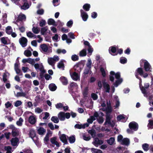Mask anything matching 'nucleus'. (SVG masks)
<instances>
[{"label":"nucleus","mask_w":153,"mask_h":153,"mask_svg":"<svg viewBox=\"0 0 153 153\" xmlns=\"http://www.w3.org/2000/svg\"><path fill=\"white\" fill-rule=\"evenodd\" d=\"M29 137L33 140L36 145L39 143L38 138L36 136V133L35 130L31 129L30 130L29 134Z\"/></svg>","instance_id":"nucleus-1"},{"label":"nucleus","mask_w":153,"mask_h":153,"mask_svg":"<svg viewBox=\"0 0 153 153\" xmlns=\"http://www.w3.org/2000/svg\"><path fill=\"white\" fill-rule=\"evenodd\" d=\"M106 119L104 123V125L108 124L109 126H110L111 127H114V123H113L112 124L111 123V120L112 118V116H111L110 114H107L106 115Z\"/></svg>","instance_id":"nucleus-2"},{"label":"nucleus","mask_w":153,"mask_h":153,"mask_svg":"<svg viewBox=\"0 0 153 153\" xmlns=\"http://www.w3.org/2000/svg\"><path fill=\"white\" fill-rule=\"evenodd\" d=\"M144 64V68L146 71L151 72L152 68L150 64L147 61H145Z\"/></svg>","instance_id":"nucleus-3"},{"label":"nucleus","mask_w":153,"mask_h":153,"mask_svg":"<svg viewBox=\"0 0 153 153\" xmlns=\"http://www.w3.org/2000/svg\"><path fill=\"white\" fill-rule=\"evenodd\" d=\"M19 42L22 47H25L27 45V40L26 38L22 37L19 39Z\"/></svg>","instance_id":"nucleus-4"},{"label":"nucleus","mask_w":153,"mask_h":153,"mask_svg":"<svg viewBox=\"0 0 153 153\" xmlns=\"http://www.w3.org/2000/svg\"><path fill=\"white\" fill-rule=\"evenodd\" d=\"M137 71L138 74L144 78H147L148 76V74L147 73H145L142 68H138L137 69Z\"/></svg>","instance_id":"nucleus-5"},{"label":"nucleus","mask_w":153,"mask_h":153,"mask_svg":"<svg viewBox=\"0 0 153 153\" xmlns=\"http://www.w3.org/2000/svg\"><path fill=\"white\" fill-rule=\"evenodd\" d=\"M138 125L137 123L135 122H132L130 123L129 124V127L131 129L136 131L138 129Z\"/></svg>","instance_id":"nucleus-6"},{"label":"nucleus","mask_w":153,"mask_h":153,"mask_svg":"<svg viewBox=\"0 0 153 153\" xmlns=\"http://www.w3.org/2000/svg\"><path fill=\"white\" fill-rule=\"evenodd\" d=\"M60 140L64 144H68V143L66 137V136L64 134H62L59 137Z\"/></svg>","instance_id":"nucleus-7"},{"label":"nucleus","mask_w":153,"mask_h":153,"mask_svg":"<svg viewBox=\"0 0 153 153\" xmlns=\"http://www.w3.org/2000/svg\"><path fill=\"white\" fill-rule=\"evenodd\" d=\"M81 13V16L82 17V20L84 21H86L88 18V15L87 13L84 12L81 9L80 10Z\"/></svg>","instance_id":"nucleus-8"},{"label":"nucleus","mask_w":153,"mask_h":153,"mask_svg":"<svg viewBox=\"0 0 153 153\" xmlns=\"http://www.w3.org/2000/svg\"><path fill=\"white\" fill-rule=\"evenodd\" d=\"M102 84L103 87L105 92L107 93H109L110 90V86L109 84H108L107 82H105V81L102 82Z\"/></svg>","instance_id":"nucleus-9"},{"label":"nucleus","mask_w":153,"mask_h":153,"mask_svg":"<svg viewBox=\"0 0 153 153\" xmlns=\"http://www.w3.org/2000/svg\"><path fill=\"white\" fill-rule=\"evenodd\" d=\"M23 1L24 3L23 5L21 6V8L22 9L25 10L29 8V6L27 0H23Z\"/></svg>","instance_id":"nucleus-10"},{"label":"nucleus","mask_w":153,"mask_h":153,"mask_svg":"<svg viewBox=\"0 0 153 153\" xmlns=\"http://www.w3.org/2000/svg\"><path fill=\"white\" fill-rule=\"evenodd\" d=\"M103 143V142L102 140H100L99 139L97 138H95L94 139V141L93 142L94 145L95 146H97V145H100L102 144Z\"/></svg>","instance_id":"nucleus-11"},{"label":"nucleus","mask_w":153,"mask_h":153,"mask_svg":"<svg viewBox=\"0 0 153 153\" xmlns=\"http://www.w3.org/2000/svg\"><path fill=\"white\" fill-rule=\"evenodd\" d=\"M19 141V139L17 137L15 138H13L11 140V142L13 146H16L17 145Z\"/></svg>","instance_id":"nucleus-12"},{"label":"nucleus","mask_w":153,"mask_h":153,"mask_svg":"<svg viewBox=\"0 0 153 153\" xmlns=\"http://www.w3.org/2000/svg\"><path fill=\"white\" fill-rule=\"evenodd\" d=\"M36 121V119L33 116H30L28 118V122L31 124H34Z\"/></svg>","instance_id":"nucleus-13"},{"label":"nucleus","mask_w":153,"mask_h":153,"mask_svg":"<svg viewBox=\"0 0 153 153\" xmlns=\"http://www.w3.org/2000/svg\"><path fill=\"white\" fill-rule=\"evenodd\" d=\"M58 117L61 121H64L65 120V113L63 112H60L58 115Z\"/></svg>","instance_id":"nucleus-14"},{"label":"nucleus","mask_w":153,"mask_h":153,"mask_svg":"<svg viewBox=\"0 0 153 153\" xmlns=\"http://www.w3.org/2000/svg\"><path fill=\"white\" fill-rule=\"evenodd\" d=\"M60 80L64 85H66L68 83L67 79L65 76H61L60 78Z\"/></svg>","instance_id":"nucleus-15"},{"label":"nucleus","mask_w":153,"mask_h":153,"mask_svg":"<svg viewBox=\"0 0 153 153\" xmlns=\"http://www.w3.org/2000/svg\"><path fill=\"white\" fill-rule=\"evenodd\" d=\"M107 106H108V108L106 109V114H107V113L108 114H110V113L111 112L112 110L111 107V106L110 101H109V103H108V102H107Z\"/></svg>","instance_id":"nucleus-16"},{"label":"nucleus","mask_w":153,"mask_h":153,"mask_svg":"<svg viewBox=\"0 0 153 153\" xmlns=\"http://www.w3.org/2000/svg\"><path fill=\"white\" fill-rule=\"evenodd\" d=\"M110 74L112 75H115V77L118 79H120V75L119 72H117L116 74L114 71H111L110 72Z\"/></svg>","instance_id":"nucleus-17"},{"label":"nucleus","mask_w":153,"mask_h":153,"mask_svg":"<svg viewBox=\"0 0 153 153\" xmlns=\"http://www.w3.org/2000/svg\"><path fill=\"white\" fill-rule=\"evenodd\" d=\"M48 27L47 26L42 27L41 29V33L42 35L46 34V32L48 31Z\"/></svg>","instance_id":"nucleus-18"},{"label":"nucleus","mask_w":153,"mask_h":153,"mask_svg":"<svg viewBox=\"0 0 153 153\" xmlns=\"http://www.w3.org/2000/svg\"><path fill=\"white\" fill-rule=\"evenodd\" d=\"M49 88L50 90L51 91H55L57 88V87L54 83H51L49 85Z\"/></svg>","instance_id":"nucleus-19"},{"label":"nucleus","mask_w":153,"mask_h":153,"mask_svg":"<svg viewBox=\"0 0 153 153\" xmlns=\"http://www.w3.org/2000/svg\"><path fill=\"white\" fill-rule=\"evenodd\" d=\"M40 48L44 52H46L48 51V48L47 45L45 44H41L40 45Z\"/></svg>","instance_id":"nucleus-20"},{"label":"nucleus","mask_w":153,"mask_h":153,"mask_svg":"<svg viewBox=\"0 0 153 153\" xmlns=\"http://www.w3.org/2000/svg\"><path fill=\"white\" fill-rule=\"evenodd\" d=\"M67 137L70 143H73L75 142L76 139L74 135H72L69 137H68V136Z\"/></svg>","instance_id":"nucleus-21"},{"label":"nucleus","mask_w":153,"mask_h":153,"mask_svg":"<svg viewBox=\"0 0 153 153\" xmlns=\"http://www.w3.org/2000/svg\"><path fill=\"white\" fill-rule=\"evenodd\" d=\"M38 133L39 135H43L46 132V130L43 128L40 127L38 129Z\"/></svg>","instance_id":"nucleus-22"},{"label":"nucleus","mask_w":153,"mask_h":153,"mask_svg":"<svg viewBox=\"0 0 153 153\" xmlns=\"http://www.w3.org/2000/svg\"><path fill=\"white\" fill-rule=\"evenodd\" d=\"M48 23L49 25H53L55 26H57L56 24H55V21L52 19H49L48 21Z\"/></svg>","instance_id":"nucleus-23"},{"label":"nucleus","mask_w":153,"mask_h":153,"mask_svg":"<svg viewBox=\"0 0 153 153\" xmlns=\"http://www.w3.org/2000/svg\"><path fill=\"white\" fill-rule=\"evenodd\" d=\"M115 141L114 137H111L109 139L107 140V143L110 145H111L113 144Z\"/></svg>","instance_id":"nucleus-24"},{"label":"nucleus","mask_w":153,"mask_h":153,"mask_svg":"<svg viewBox=\"0 0 153 153\" xmlns=\"http://www.w3.org/2000/svg\"><path fill=\"white\" fill-rule=\"evenodd\" d=\"M12 136L13 137L18 136L19 135V131L17 129L14 130H12Z\"/></svg>","instance_id":"nucleus-25"},{"label":"nucleus","mask_w":153,"mask_h":153,"mask_svg":"<svg viewBox=\"0 0 153 153\" xmlns=\"http://www.w3.org/2000/svg\"><path fill=\"white\" fill-rule=\"evenodd\" d=\"M91 7V5L88 4H85L83 6V8L86 11H88Z\"/></svg>","instance_id":"nucleus-26"},{"label":"nucleus","mask_w":153,"mask_h":153,"mask_svg":"<svg viewBox=\"0 0 153 153\" xmlns=\"http://www.w3.org/2000/svg\"><path fill=\"white\" fill-rule=\"evenodd\" d=\"M129 140L127 138H125L122 140V144L126 145H128L129 144Z\"/></svg>","instance_id":"nucleus-27"},{"label":"nucleus","mask_w":153,"mask_h":153,"mask_svg":"<svg viewBox=\"0 0 153 153\" xmlns=\"http://www.w3.org/2000/svg\"><path fill=\"white\" fill-rule=\"evenodd\" d=\"M71 76L73 79L75 80H77L79 78L78 74L76 72H74L73 73Z\"/></svg>","instance_id":"nucleus-28"},{"label":"nucleus","mask_w":153,"mask_h":153,"mask_svg":"<svg viewBox=\"0 0 153 153\" xmlns=\"http://www.w3.org/2000/svg\"><path fill=\"white\" fill-rule=\"evenodd\" d=\"M26 18V16L24 14H22V15H19L18 16V19L16 20V22H17L18 20L22 21L24 19H25Z\"/></svg>","instance_id":"nucleus-29"},{"label":"nucleus","mask_w":153,"mask_h":153,"mask_svg":"<svg viewBox=\"0 0 153 153\" xmlns=\"http://www.w3.org/2000/svg\"><path fill=\"white\" fill-rule=\"evenodd\" d=\"M142 147L145 151H147L149 149V145L147 143H144L142 145Z\"/></svg>","instance_id":"nucleus-30"},{"label":"nucleus","mask_w":153,"mask_h":153,"mask_svg":"<svg viewBox=\"0 0 153 153\" xmlns=\"http://www.w3.org/2000/svg\"><path fill=\"white\" fill-rule=\"evenodd\" d=\"M32 30L33 32L35 34H38L40 31L39 28L37 27H33L32 29Z\"/></svg>","instance_id":"nucleus-31"},{"label":"nucleus","mask_w":153,"mask_h":153,"mask_svg":"<svg viewBox=\"0 0 153 153\" xmlns=\"http://www.w3.org/2000/svg\"><path fill=\"white\" fill-rule=\"evenodd\" d=\"M26 94L25 92H17L16 94H15V95L17 97H25L26 96Z\"/></svg>","instance_id":"nucleus-32"},{"label":"nucleus","mask_w":153,"mask_h":153,"mask_svg":"<svg viewBox=\"0 0 153 153\" xmlns=\"http://www.w3.org/2000/svg\"><path fill=\"white\" fill-rule=\"evenodd\" d=\"M57 67L59 68H64L65 67L64 64L62 60L60 61L58 63Z\"/></svg>","instance_id":"nucleus-33"},{"label":"nucleus","mask_w":153,"mask_h":153,"mask_svg":"<svg viewBox=\"0 0 153 153\" xmlns=\"http://www.w3.org/2000/svg\"><path fill=\"white\" fill-rule=\"evenodd\" d=\"M87 54L86 50L83 49L79 52V56H86Z\"/></svg>","instance_id":"nucleus-34"},{"label":"nucleus","mask_w":153,"mask_h":153,"mask_svg":"<svg viewBox=\"0 0 153 153\" xmlns=\"http://www.w3.org/2000/svg\"><path fill=\"white\" fill-rule=\"evenodd\" d=\"M51 120L55 123H57L59 122L58 118L56 117L53 116L51 119Z\"/></svg>","instance_id":"nucleus-35"},{"label":"nucleus","mask_w":153,"mask_h":153,"mask_svg":"<svg viewBox=\"0 0 153 153\" xmlns=\"http://www.w3.org/2000/svg\"><path fill=\"white\" fill-rule=\"evenodd\" d=\"M123 81L122 79H119L117 80L114 83V85L117 87L118 86V85L120 84Z\"/></svg>","instance_id":"nucleus-36"},{"label":"nucleus","mask_w":153,"mask_h":153,"mask_svg":"<svg viewBox=\"0 0 153 153\" xmlns=\"http://www.w3.org/2000/svg\"><path fill=\"white\" fill-rule=\"evenodd\" d=\"M71 59L72 61H76L78 60L79 58L78 55L74 54L71 56Z\"/></svg>","instance_id":"nucleus-37"},{"label":"nucleus","mask_w":153,"mask_h":153,"mask_svg":"<svg viewBox=\"0 0 153 153\" xmlns=\"http://www.w3.org/2000/svg\"><path fill=\"white\" fill-rule=\"evenodd\" d=\"M4 149L6 151V153H12L11 151L12 149V148L10 146H5L4 147Z\"/></svg>","instance_id":"nucleus-38"},{"label":"nucleus","mask_w":153,"mask_h":153,"mask_svg":"<svg viewBox=\"0 0 153 153\" xmlns=\"http://www.w3.org/2000/svg\"><path fill=\"white\" fill-rule=\"evenodd\" d=\"M25 55L27 57H29L32 55L31 52L29 50H25L24 52Z\"/></svg>","instance_id":"nucleus-39"},{"label":"nucleus","mask_w":153,"mask_h":153,"mask_svg":"<svg viewBox=\"0 0 153 153\" xmlns=\"http://www.w3.org/2000/svg\"><path fill=\"white\" fill-rule=\"evenodd\" d=\"M120 62L122 64H125L127 62V59L124 57H121L120 59Z\"/></svg>","instance_id":"nucleus-40"},{"label":"nucleus","mask_w":153,"mask_h":153,"mask_svg":"<svg viewBox=\"0 0 153 153\" xmlns=\"http://www.w3.org/2000/svg\"><path fill=\"white\" fill-rule=\"evenodd\" d=\"M48 64L51 65H53L54 63L53 59L51 57L48 58Z\"/></svg>","instance_id":"nucleus-41"},{"label":"nucleus","mask_w":153,"mask_h":153,"mask_svg":"<svg viewBox=\"0 0 153 153\" xmlns=\"http://www.w3.org/2000/svg\"><path fill=\"white\" fill-rule=\"evenodd\" d=\"M27 35L30 38H32L34 37L35 38H36V36L30 31L27 33Z\"/></svg>","instance_id":"nucleus-42"},{"label":"nucleus","mask_w":153,"mask_h":153,"mask_svg":"<svg viewBox=\"0 0 153 153\" xmlns=\"http://www.w3.org/2000/svg\"><path fill=\"white\" fill-rule=\"evenodd\" d=\"M100 71L101 72L102 75L103 77H105L106 76L105 71L104 68L101 67L100 68Z\"/></svg>","instance_id":"nucleus-43"},{"label":"nucleus","mask_w":153,"mask_h":153,"mask_svg":"<svg viewBox=\"0 0 153 153\" xmlns=\"http://www.w3.org/2000/svg\"><path fill=\"white\" fill-rule=\"evenodd\" d=\"M88 133L90 134L93 137H94L95 136L96 132L95 131L94 129L89 130L88 131Z\"/></svg>","instance_id":"nucleus-44"},{"label":"nucleus","mask_w":153,"mask_h":153,"mask_svg":"<svg viewBox=\"0 0 153 153\" xmlns=\"http://www.w3.org/2000/svg\"><path fill=\"white\" fill-rule=\"evenodd\" d=\"M46 24V22L45 20L42 19L40 21L39 25L40 26L43 27Z\"/></svg>","instance_id":"nucleus-45"},{"label":"nucleus","mask_w":153,"mask_h":153,"mask_svg":"<svg viewBox=\"0 0 153 153\" xmlns=\"http://www.w3.org/2000/svg\"><path fill=\"white\" fill-rule=\"evenodd\" d=\"M91 98L94 100H96L98 98L97 95L94 93H92L91 94Z\"/></svg>","instance_id":"nucleus-46"},{"label":"nucleus","mask_w":153,"mask_h":153,"mask_svg":"<svg viewBox=\"0 0 153 153\" xmlns=\"http://www.w3.org/2000/svg\"><path fill=\"white\" fill-rule=\"evenodd\" d=\"M110 51L113 53H115L116 51V48L114 46H111L109 48V51H110Z\"/></svg>","instance_id":"nucleus-47"},{"label":"nucleus","mask_w":153,"mask_h":153,"mask_svg":"<svg viewBox=\"0 0 153 153\" xmlns=\"http://www.w3.org/2000/svg\"><path fill=\"white\" fill-rule=\"evenodd\" d=\"M89 70H90L89 68H85L84 70V71L83 74V77H85V75L86 74H88V73L89 72Z\"/></svg>","instance_id":"nucleus-48"},{"label":"nucleus","mask_w":153,"mask_h":153,"mask_svg":"<svg viewBox=\"0 0 153 153\" xmlns=\"http://www.w3.org/2000/svg\"><path fill=\"white\" fill-rule=\"evenodd\" d=\"M140 88L142 93L144 94V96H145V95H146L147 94V93L146 89V88L143 86L140 87Z\"/></svg>","instance_id":"nucleus-49"},{"label":"nucleus","mask_w":153,"mask_h":153,"mask_svg":"<svg viewBox=\"0 0 153 153\" xmlns=\"http://www.w3.org/2000/svg\"><path fill=\"white\" fill-rule=\"evenodd\" d=\"M23 122V119L20 117L19 118V120L17 121L16 124L19 126H21L22 124V123Z\"/></svg>","instance_id":"nucleus-50"},{"label":"nucleus","mask_w":153,"mask_h":153,"mask_svg":"<svg viewBox=\"0 0 153 153\" xmlns=\"http://www.w3.org/2000/svg\"><path fill=\"white\" fill-rule=\"evenodd\" d=\"M25 153H33L32 150L30 148L23 150Z\"/></svg>","instance_id":"nucleus-51"},{"label":"nucleus","mask_w":153,"mask_h":153,"mask_svg":"<svg viewBox=\"0 0 153 153\" xmlns=\"http://www.w3.org/2000/svg\"><path fill=\"white\" fill-rule=\"evenodd\" d=\"M22 104V102L20 100H17L14 103V106L16 107H17Z\"/></svg>","instance_id":"nucleus-52"},{"label":"nucleus","mask_w":153,"mask_h":153,"mask_svg":"<svg viewBox=\"0 0 153 153\" xmlns=\"http://www.w3.org/2000/svg\"><path fill=\"white\" fill-rule=\"evenodd\" d=\"M28 63L32 65H33L34 64L35 62L34 59H31V58H28Z\"/></svg>","instance_id":"nucleus-53"},{"label":"nucleus","mask_w":153,"mask_h":153,"mask_svg":"<svg viewBox=\"0 0 153 153\" xmlns=\"http://www.w3.org/2000/svg\"><path fill=\"white\" fill-rule=\"evenodd\" d=\"M63 105L61 103H57L56 105V108L59 109L61 108H62L63 107Z\"/></svg>","instance_id":"nucleus-54"},{"label":"nucleus","mask_w":153,"mask_h":153,"mask_svg":"<svg viewBox=\"0 0 153 153\" xmlns=\"http://www.w3.org/2000/svg\"><path fill=\"white\" fill-rule=\"evenodd\" d=\"M149 123L148 124V126L151 128H153L152 126H153V120H149Z\"/></svg>","instance_id":"nucleus-55"},{"label":"nucleus","mask_w":153,"mask_h":153,"mask_svg":"<svg viewBox=\"0 0 153 153\" xmlns=\"http://www.w3.org/2000/svg\"><path fill=\"white\" fill-rule=\"evenodd\" d=\"M125 117L122 115H120L117 116V120L118 121H120L121 120L124 119Z\"/></svg>","instance_id":"nucleus-56"},{"label":"nucleus","mask_w":153,"mask_h":153,"mask_svg":"<svg viewBox=\"0 0 153 153\" xmlns=\"http://www.w3.org/2000/svg\"><path fill=\"white\" fill-rule=\"evenodd\" d=\"M82 137L83 139L86 141H89L91 139V137L89 135L88 136H87L85 135H83Z\"/></svg>","instance_id":"nucleus-57"},{"label":"nucleus","mask_w":153,"mask_h":153,"mask_svg":"<svg viewBox=\"0 0 153 153\" xmlns=\"http://www.w3.org/2000/svg\"><path fill=\"white\" fill-rule=\"evenodd\" d=\"M1 42L4 45H7V41L5 39V38L4 37L1 38Z\"/></svg>","instance_id":"nucleus-58"},{"label":"nucleus","mask_w":153,"mask_h":153,"mask_svg":"<svg viewBox=\"0 0 153 153\" xmlns=\"http://www.w3.org/2000/svg\"><path fill=\"white\" fill-rule=\"evenodd\" d=\"M16 73L19 74V76H22L23 75L22 73L21 72V70L19 68L15 70Z\"/></svg>","instance_id":"nucleus-59"},{"label":"nucleus","mask_w":153,"mask_h":153,"mask_svg":"<svg viewBox=\"0 0 153 153\" xmlns=\"http://www.w3.org/2000/svg\"><path fill=\"white\" fill-rule=\"evenodd\" d=\"M88 53H89L90 55L91 54L92 52L93 51V49L92 48L91 46L88 47Z\"/></svg>","instance_id":"nucleus-60"},{"label":"nucleus","mask_w":153,"mask_h":153,"mask_svg":"<svg viewBox=\"0 0 153 153\" xmlns=\"http://www.w3.org/2000/svg\"><path fill=\"white\" fill-rule=\"evenodd\" d=\"M97 120L98 122L100 124L102 123L104 121L103 118L101 117H99V118L97 119Z\"/></svg>","instance_id":"nucleus-61"},{"label":"nucleus","mask_w":153,"mask_h":153,"mask_svg":"<svg viewBox=\"0 0 153 153\" xmlns=\"http://www.w3.org/2000/svg\"><path fill=\"white\" fill-rule=\"evenodd\" d=\"M73 24V22L72 20H70L67 23V26L69 27H71Z\"/></svg>","instance_id":"nucleus-62"},{"label":"nucleus","mask_w":153,"mask_h":153,"mask_svg":"<svg viewBox=\"0 0 153 153\" xmlns=\"http://www.w3.org/2000/svg\"><path fill=\"white\" fill-rule=\"evenodd\" d=\"M68 36L71 39H74L75 38L74 34L72 32H70L68 33Z\"/></svg>","instance_id":"nucleus-63"},{"label":"nucleus","mask_w":153,"mask_h":153,"mask_svg":"<svg viewBox=\"0 0 153 153\" xmlns=\"http://www.w3.org/2000/svg\"><path fill=\"white\" fill-rule=\"evenodd\" d=\"M42 111L43 110L42 109L39 107L35 109V112L38 113H40L42 112Z\"/></svg>","instance_id":"nucleus-64"}]
</instances>
